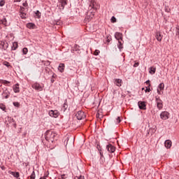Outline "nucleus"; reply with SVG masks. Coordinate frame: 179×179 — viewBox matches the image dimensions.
I'll return each mask as SVG.
<instances>
[{
  "mask_svg": "<svg viewBox=\"0 0 179 179\" xmlns=\"http://www.w3.org/2000/svg\"><path fill=\"white\" fill-rule=\"evenodd\" d=\"M38 13H40V11L37 10L36 11V15H38Z\"/></svg>",
  "mask_w": 179,
  "mask_h": 179,
  "instance_id": "48",
  "label": "nucleus"
},
{
  "mask_svg": "<svg viewBox=\"0 0 179 179\" xmlns=\"http://www.w3.org/2000/svg\"><path fill=\"white\" fill-rule=\"evenodd\" d=\"M106 149L110 152V153H114L115 152V147L113 146L111 144H108L106 146Z\"/></svg>",
  "mask_w": 179,
  "mask_h": 179,
  "instance_id": "11",
  "label": "nucleus"
},
{
  "mask_svg": "<svg viewBox=\"0 0 179 179\" xmlns=\"http://www.w3.org/2000/svg\"><path fill=\"white\" fill-rule=\"evenodd\" d=\"M63 107H64V110H66L68 108V104L64 103Z\"/></svg>",
  "mask_w": 179,
  "mask_h": 179,
  "instance_id": "40",
  "label": "nucleus"
},
{
  "mask_svg": "<svg viewBox=\"0 0 179 179\" xmlns=\"http://www.w3.org/2000/svg\"><path fill=\"white\" fill-rule=\"evenodd\" d=\"M5 5V1L1 0L0 1V6H3Z\"/></svg>",
  "mask_w": 179,
  "mask_h": 179,
  "instance_id": "36",
  "label": "nucleus"
},
{
  "mask_svg": "<svg viewBox=\"0 0 179 179\" xmlns=\"http://www.w3.org/2000/svg\"><path fill=\"white\" fill-rule=\"evenodd\" d=\"M145 83H146V85H148V87H150V80H147L146 82H145Z\"/></svg>",
  "mask_w": 179,
  "mask_h": 179,
  "instance_id": "39",
  "label": "nucleus"
},
{
  "mask_svg": "<svg viewBox=\"0 0 179 179\" xmlns=\"http://www.w3.org/2000/svg\"><path fill=\"white\" fill-rule=\"evenodd\" d=\"M4 65H5L6 66H10V64L9 62H4Z\"/></svg>",
  "mask_w": 179,
  "mask_h": 179,
  "instance_id": "38",
  "label": "nucleus"
},
{
  "mask_svg": "<svg viewBox=\"0 0 179 179\" xmlns=\"http://www.w3.org/2000/svg\"><path fill=\"white\" fill-rule=\"evenodd\" d=\"M45 136L46 141H48V142H51L52 143L55 142V141L58 140V134L55 131H53L52 130L47 131L45 134Z\"/></svg>",
  "mask_w": 179,
  "mask_h": 179,
  "instance_id": "1",
  "label": "nucleus"
},
{
  "mask_svg": "<svg viewBox=\"0 0 179 179\" xmlns=\"http://www.w3.org/2000/svg\"><path fill=\"white\" fill-rule=\"evenodd\" d=\"M29 179H36V173L34 171L32 172L31 176L28 178Z\"/></svg>",
  "mask_w": 179,
  "mask_h": 179,
  "instance_id": "24",
  "label": "nucleus"
},
{
  "mask_svg": "<svg viewBox=\"0 0 179 179\" xmlns=\"http://www.w3.org/2000/svg\"><path fill=\"white\" fill-rule=\"evenodd\" d=\"M160 118L164 120H169L170 118V113L167 111H163L160 114Z\"/></svg>",
  "mask_w": 179,
  "mask_h": 179,
  "instance_id": "4",
  "label": "nucleus"
},
{
  "mask_svg": "<svg viewBox=\"0 0 179 179\" xmlns=\"http://www.w3.org/2000/svg\"><path fill=\"white\" fill-rule=\"evenodd\" d=\"M45 72H50V69H45Z\"/></svg>",
  "mask_w": 179,
  "mask_h": 179,
  "instance_id": "46",
  "label": "nucleus"
},
{
  "mask_svg": "<svg viewBox=\"0 0 179 179\" xmlns=\"http://www.w3.org/2000/svg\"><path fill=\"white\" fill-rule=\"evenodd\" d=\"M176 34H177V36H179V31H178V32L176 33Z\"/></svg>",
  "mask_w": 179,
  "mask_h": 179,
  "instance_id": "50",
  "label": "nucleus"
},
{
  "mask_svg": "<svg viewBox=\"0 0 179 179\" xmlns=\"http://www.w3.org/2000/svg\"><path fill=\"white\" fill-rule=\"evenodd\" d=\"M115 37L116 39L118 40V41H120V40H122V34H121L120 32H116L115 34Z\"/></svg>",
  "mask_w": 179,
  "mask_h": 179,
  "instance_id": "15",
  "label": "nucleus"
},
{
  "mask_svg": "<svg viewBox=\"0 0 179 179\" xmlns=\"http://www.w3.org/2000/svg\"><path fill=\"white\" fill-rule=\"evenodd\" d=\"M156 103L157 108H159V110H162V108H163V101L158 97L156 98Z\"/></svg>",
  "mask_w": 179,
  "mask_h": 179,
  "instance_id": "6",
  "label": "nucleus"
},
{
  "mask_svg": "<svg viewBox=\"0 0 179 179\" xmlns=\"http://www.w3.org/2000/svg\"><path fill=\"white\" fill-rule=\"evenodd\" d=\"M122 80L121 79H115V85H116V86H122Z\"/></svg>",
  "mask_w": 179,
  "mask_h": 179,
  "instance_id": "17",
  "label": "nucleus"
},
{
  "mask_svg": "<svg viewBox=\"0 0 179 179\" xmlns=\"http://www.w3.org/2000/svg\"><path fill=\"white\" fill-rule=\"evenodd\" d=\"M110 38H108L107 42H108V43H110Z\"/></svg>",
  "mask_w": 179,
  "mask_h": 179,
  "instance_id": "47",
  "label": "nucleus"
},
{
  "mask_svg": "<svg viewBox=\"0 0 179 179\" xmlns=\"http://www.w3.org/2000/svg\"><path fill=\"white\" fill-rule=\"evenodd\" d=\"M1 83H2L3 85H5L6 86H8L10 82H9V81H7V80H1Z\"/></svg>",
  "mask_w": 179,
  "mask_h": 179,
  "instance_id": "25",
  "label": "nucleus"
},
{
  "mask_svg": "<svg viewBox=\"0 0 179 179\" xmlns=\"http://www.w3.org/2000/svg\"><path fill=\"white\" fill-rule=\"evenodd\" d=\"M119 44L117 45V47L119 48V50H122L123 47H122V43L120 42V41H118Z\"/></svg>",
  "mask_w": 179,
  "mask_h": 179,
  "instance_id": "29",
  "label": "nucleus"
},
{
  "mask_svg": "<svg viewBox=\"0 0 179 179\" xmlns=\"http://www.w3.org/2000/svg\"><path fill=\"white\" fill-rule=\"evenodd\" d=\"M116 122L117 124H120V122H121V119L120 118V117H117V118L116 119Z\"/></svg>",
  "mask_w": 179,
  "mask_h": 179,
  "instance_id": "37",
  "label": "nucleus"
},
{
  "mask_svg": "<svg viewBox=\"0 0 179 179\" xmlns=\"http://www.w3.org/2000/svg\"><path fill=\"white\" fill-rule=\"evenodd\" d=\"M18 179H20V178H18Z\"/></svg>",
  "mask_w": 179,
  "mask_h": 179,
  "instance_id": "51",
  "label": "nucleus"
},
{
  "mask_svg": "<svg viewBox=\"0 0 179 179\" xmlns=\"http://www.w3.org/2000/svg\"><path fill=\"white\" fill-rule=\"evenodd\" d=\"M22 6H24V8H26L27 9H29V4L27 3V1L23 3Z\"/></svg>",
  "mask_w": 179,
  "mask_h": 179,
  "instance_id": "30",
  "label": "nucleus"
},
{
  "mask_svg": "<svg viewBox=\"0 0 179 179\" xmlns=\"http://www.w3.org/2000/svg\"><path fill=\"white\" fill-rule=\"evenodd\" d=\"M0 108L1 110H3V111H5V110H6V107H5V105H3V103H0Z\"/></svg>",
  "mask_w": 179,
  "mask_h": 179,
  "instance_id": "28",
  "label": "nucleus"
},
{
  "mask_svg": "<svg viewBox=\"0 0 179 179\" xmlns=\"http://www.w3.org/2000/svg\"><path fill=\"white\" fill-rule=\"evenodd\" d=\"M13 47H14V50H16V48H17V42H14L13 43Z\"/></svg>",
  "mask_w": 179,
  "mask_h": 179,
  "instance_id": "32",
  "label": "nucleus"
},
{
  "mask_svg": "<svg viewBox=\"0 0 179 179\" xmlns=\"http://www.w3.org/2000/svg\"><path fill=\"white\" fill-rule=\"evenodd\" d=\"M22 0H16L17 2H20Z\"/></svg>",
  "mask_w": 179,
  "mask_h": 179,
  "instance_id": "49",
  "label": "nucleus"
},
{
  "mask_svg": "<svg viewBox=\"0 0 179 179\" xmlns=\"http://www.w3.org/2000/svg\"><path fill=\"white\" fill-rule=\"evenodd\" d=\"M49 115L50 117H52L53 118H58L59 117V112L57 110H50L49 111Z\"/></svg>",
  "mask_w": 179,
  "mask_h": 179,
  "instance_id": "5",
  "label": "nucleus"
},
{
  "mask_svg": "<svg viewBox=\"0 0 179 179\" xmlns=\"http://www.w3.org/2000/svg\"><path fill=\"white\" fill-rule=\"evenodd\" d=\"M145 92H150V88H146Z\"/></svg>",
  "mask_w": 179,
  "mask_h": 179,
  "instance_id": "44",
  "label": "nucleus"
},
{
  "mask_svg": "<svg viewBox=\"0 0 179 179\" xmlns=\"http://www.w3.org/2000/svg\"><path fill=\"white\" fill-rule=\"evenodd\" d=\"M0 45H1L2 48H3V46L5 45V42H0Z\"/></svg>",
  "mask_w": 179,
  "mask_h": 179,
  "instance_id": "41",
  "label": "nucleus"
},
{
  "mask_svg": "<svg viewBox=\"0 0 179 179\" xmlns=\"http://www.w3.org/2000/svg\"><path fill=\"white\" fill-rule=\"evenodd\" d=\"M155 37L157 41H162V40H163V35H162V32H157Z\"/></svg>",
  "mask_w": 179,
  "mask_h": 179,
  "instance_id": "13",
  "label": "nucleus"
},
{
  "mask_svg": "<svg viewBox=\"0 0 179 179\" xmlns=\"http://www.w3.org/2000/svg\"><path fill=\"white\" fill-rule=\"evenodd\" d=\"M138 106L140 110H146V103L145 101H138Z\"/></svg>",
  "mask_w": 179,
  "mask_h": 179,
  "instance_id": "10",
  "label": "nucleus"
},
{
  "mask_svg": "<svg viewBox=\"0 0 179 179\" xmlns=\"http://www.w3.org/2000/svg\"><path fill=\"white\" fill-rule=\"evenodd\" d=\"M7 92L5 91L3 93V96L4 97V99H9V94H7Z\"/></svg>",
  "mask_w": 179,
  "mask_h": 179,
  "instance_id": "27",
  "label": "nucleus"
},
{
  "mask_svg": "<svg viewBox=\"0 0 179 179\" xmlns=\"http://www.w3.org/2000/svg\"><path fill=\"white\" fill-rule=\"evenodd\" d=\"M75 47H76V50H78L79 48V46H78V45H76Z\"/></svg>",
  "mask_w": 179,
  "mask_h": 179,
  "instance_id": "45",
  "label": "nucleus"
},
{
  "mask_svg": "<svg viewBox=\"0 0 179 179\" xmlns=\"http://www.w3.org/2000/svg\"><path fill=\"white\" fill-rule=\"evenodd\" d=\"M90 12H96L99 9V4L94 0H91L88 8Z\"/></svg>",
  "mask_w": 179,
  "mask_h": 179,
  "instance_id": "2",
  "label": "nucleus"
},
{
  "mask_svg": "<svg viewBox=\"0 0 179 179\" xmlns=\"http://www.w3.org/2000/svg\"><path fill=\"white\" fill-rule=\"evenodd\" d=\"M111 22L112 23H115V22H117V19L115 18V17H112Z\"/></svg>",
  "mask_w": 179,
  "mask_h": 179,
  "instance_id": "34",
  "label": "nucleus"
},
{
  "mask_svg": "<svg viewBox=\"0 0 179 179\" xmlns=\"http://www.w3.org/2000/svg\"><path fill=\"white\" fill-rule=\"evenodd\" d=\"M13 91L15 93H19L20 92V90L19 89V84H16L13 86Z\"/></svg>",
  "mask_w": 179,
  "mask_h": 179,
  "instance_id": "19",
  "label": "nucleus"
},
{
  "mask_svg": "<svg viewBox=\"0 0 179 179\" xmlns=\"http://www.w3.org/2000/svg\"><path fill=\"white\" fill-rule=\"evenodd\" d=\"M58 71H59V72H64V71H65V64H60L58 66Z\"/></svg>",
  "mask_w": 179,
  "mask_h": 179,
  "instance_id": "16",
  "label": "nucleus"
},
{
  "mask_svg": "<svg viewBox=\"0 0 179 179\" xmlns=\"http://www.w3.org/2000/svg\"><path fill=\"white\" fill-rule=\"evenodd\" d=\"M171 145H173V143L171 141V140L165 141L164 145L166 149H170V148H171Z\"/></svg>",
  "mask_w": 179,
  "mask_h": 179,
  "instance_id": "12",
  "label": "nucleus"
},
{
  "mask_svg": "<svg viewBox=\"0 0 179 179\" xmlns=\"http://www.w3.org/2000/svg\"><path fill=\"white\" fill-rule=\"evenodd\" d=\"M68 0H61L62 6L64 8L65 5H67Z\"/></svg>",
  "mask_w": 179,
  "mask_h": 179,
  "instance_id": "23",
  "label": "nucleus"
},
{
  "mask_svg": "<svg viewBox=\"0 0 179 179\" xmlns=\"http://www.w3.org/2000/svg\"><path fill=\"white\" fill-rule=\"evenodd\" d=\"M100 54V50H96L94 52V55H99Z\"/></svg>",
  "mask_w": 179,
  "mask_h": 179,
  "instance_id": "35",
  "label": "nucleus"
},
{
  "mask_svg": "<svg viewBox=\"0 0 179 179\" xmlns=\"http://www.w3.org/2000/svg\"><path fill=\"white\" fill-rule=\"evenodd\" d=\"M150 73H151V75H155V73H156V69H155V67H151L150 68Z\"/></svg>",
  "mask_w": 179,
  "mask_h": 179,
  "instance_id": "21",
  "label": "nucleus"
},
{
  "mask_svg": "<svg viewBox=\"0 0 179 179\" xmlns=\"http://www.w3.org/2000/svg\"><path fill=\"white\" fill-rule=\"evenodd\" d=\"M93 17H94V12H93V11H88V12L87 13V16H86L85 19H86L87 20H88V22H90V20H91Z\"/></svg>",
  "mask_w": 179,
  "mask_h": 179,
  "instance_id": "7",
  "label": "nucleus"
},
{
  "mask_svg": "<svg viewBox=\"0 0 179 179\" xmlns=\"http://www.w3.org/2000/svg\"><path fill=\"white\" fill-rule=\"evenodd\" d=\"M28 51L29 50H27V48H24L22 50V52H23L24 55H26V54H27Z\"/></svg>",
  "mask_w": 179,
  "mask_h": 179,
  "instance_id": "31",
  "label": "nucleus"
},
{
  "mask_svg": "<svg viewBox=\"0 0 179 179\" xmlns=\"http://www.w3.org/2000/svg\"><path fill=\"white\" fill-rule=\"evenodd\" d=\"M8 173L9 174H11V176H13V177H15V178H19V177H20L19 172H13L12 171H9Z\"/></svg>",
  "mask_w": 179,
  "mask_h": 179,
  "instance_id": "14",
  "label": "nucleus"
},
{
  "mask_svg": "<svg viewBox=\"0 0 179 179\" xmlns=\"http://www.w3.org/2000/svg\"><path fill=\"white\" fill-rule=\"evenodd\" d=\"M13 106L15 107H20V103H19V102H13Z\"/></svg>",
  "mask_w": 179,
  "mask_h": 179,
  "instance_id": "33",
  "label": "nucleus"
},
{
  "mask_svg": "<svg viewBox=\"0 0 179 179\" xmlns=\"http://www.w3.org/2000/svg\"><path fill=\"white\" fill-rule=\"evenodd\" d=\"M20 16L22 19H26L27 14H26V13H20Z\"/></svg>",
  "mask_w": 179,
  "mask_h": 179,
  "instance_id": "22",
  "label": "nucleus"
},
{
  "mask_svg": "<svg viewBox=\"0 0 179 179\" xmlns=\"http://www.w3.org/2000/svg\"><path fill=\"white\" fill-rule=\"evenodd\" d=\"M33 89L37 90L38 92H41L43 90V86H41L39 83H35L32 85Z\"/></svg>",
  "mask_w": 179,
  "mask_h": 179,
  "instance_id": "8",
  "label": "nucleus"
},
{
  "mask_svg": "<svg viewBox=\"0 0 179 179\" xmlns=\"http://www.w3.org/2000/svg\"><path fill=\"white\" fill-rule=\"evenodd\" d=\"M26 9H27V8H25V7L20 6V13H24V10H26Z\"/></svg>",
  "mask_w": 179,
  "mask_h": 179,
  "instance_id": "26",
  "label": "nucleus"
},
{
  "mask_svg": "<svg viewBox=\"0 0 179 179\" xmlns=\"http://www.w3.org/2000/svg\"><path fill=\"white\" fill-rule=\"evenodd\" d=\"M27 27L28 29H36V24H34V23L32 22H29L28 24H27Z\"/></svg>",
  "mask_w": 179,
  "mask_h": 179,
  "instance_id": "18",
  "label": "nucleus"
},
{
  "mask_svg": "<svg viewBox=\"0 0 179 179\" xmlns=\"http://www.w3.org/2000/svg\"><path fill=\"white\" fill-rule=\"evenodd\" d=\"M61 178H62V179H65V175H62V176H61Z\"/></svg>",
  "mask_w": 179,
  "mask_h": 179,
  "instance_id": "43",
  "label": "nucleus"
},
{
  "mask_svg": "<svg viewBox=\"0 0 179 179\" xmlns=\"http://www.w3.org/2000/svg\"><path fill=\"white\" fill-rule=\"evenodd\" d=\"M163 90H164V83H162L159 85L157 88L158 94H163Z\"/></svg>",
  "mask_w": 179,
  "mask_h": 179,
  "instance_id": "9",
  "label": "nucleus"
},
{
  "mask_svg": "<svg viewBox=\"0 0 179 179\" xmlns=\"http://www.w3.org/2000/svg\"><path fill=\"white\" fill-rule=\"evenodd\" d=\"M0 23L3 24V26H8V21L6 20V18H3L1 20Z\"/></svg>",
  "mask_w": 179,
  "mask_h": 179,
  "instance_id": "20",
  "label": "nucleus"
},
{
  "mask_svg": "<svg viewBox=\"0 0 179 179\" xmlns=\"http://www.w3.org/2000/svg\"><path fill=\"white\" fill-rule=\"evenodd\" d=\"M134 66L136 68V66H139V63H135Z\"/></svg>",
  "mask_w": 179,
  "mask_h": 179,
  "instance_id": "42",
  "label": "nucleus"
},
{
  "mask_svg": "<svg viewBox=\"0 0 179 179\" xmlns=\"http://www.w3.org/2000/svg\"><path fill=\"white\" fill-rule=\"evenodd\" d=\"M76 117L78 120H85L86 118V115L85 114V112L82 110H79L76 114Z\"/></svg>",
  "mask_w": 179,
  "mask_h": 179,
  "instance_id": "3",
  "label": "nucleus"
}]
</instances>
